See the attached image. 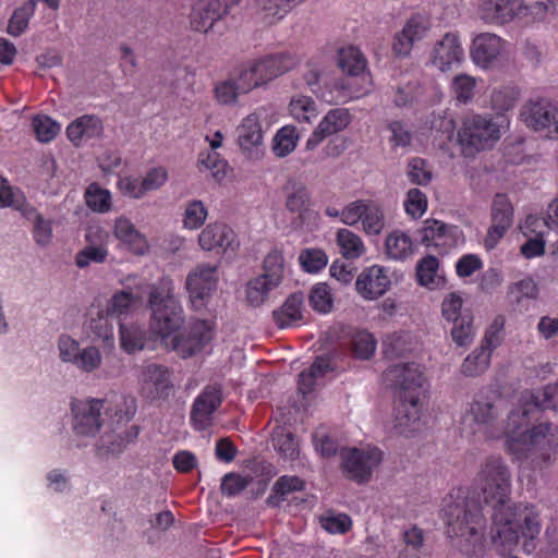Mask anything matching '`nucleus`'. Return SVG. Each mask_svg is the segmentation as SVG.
Returning <instances> with one entry per match:
<instances>
[{"label":"nucleus","mask_w":558,"mask_h":558,"mask_svg":"<svg viewBox=\"0 0 558 558\" xmlns=\"http://www.w3.org/2000/svg\"><path fill=\"white\" fill-rule=\"evenodd\" d=\"M376 340L372 333L361 330L353 335L352 351L357 359L367 360L376 350Z\"/></svg>","instance_id":"obj_64"},{"label":"nucleus","mask_w":558,"mask_h":558,"mask_svg":"<svg viewBox=\"0 0 558 558\" xmlns=\"http://www.w3.org/2000/svg\"><path fill=\"white\" fill-rule=\"evenodd\" d=\"M304 298L300 293L290 295L283 305L274 312V319L280 328L291 327L303 318Z\"/></svg>","instance_id":"obj_39"},{"label":"nucleus","mask_w":558,"mask_h":558,"mask_svg":"<svg viewBox=\"0 0 558 558\" xmlns=\"http://www.w3.org/2000/svg\"><path fill=\"white\" fill-rule=\"evenodd\" d=\"M336 242L341 255L347 259H357L366 252L362 238L345 228L338 230L336 234Z\"/></svg>","instance_id":"obj_41"},{"label":"nucleus","mask_w":558,"mask_h":558,"mask_svg":"<svg viewBox=\"0 0 558 558\" xmlns=\"http://www.w3.org/2000/svg\"><path fill=\"white\" fill-rule=\"evenodd\" d=\"M286 208L298 215L299 219L311 218V195L306 185L298 180H290L286 185Z\"/></svg>","instance_id":"obj_31"},{"label":"nucleus","mask_w":558,"mask_h":558,"mask_svg":"<svg viewBox=\"0 0 558 558\" xmlns=\"http://www.w3.org/2000/svg\"><path fill=\"white\" fill-rule=\"evenodd\" d=\"M284 272V258L280 251L274 250L267 254L264 260L263 277L279 286Z\"/></svg>","instance_id":"obj_59"},{"label":"nucleus","mask_w":558,"mask_h":558,"mask_svg":"<svg viewBox=\"0 0 558 558\" xmlns=\"http://www.w3.org/2000/svg\"><path fill=\"white\" fill-rule=\"evenodd\" d=\"M338 66L347 74L344 78L351 80L357 88H362L361 96L369 89L371 78L366 72V59L357 47L345 46L338 50Z\"/></svg>","instance_id":"obj_24"},{"label":"nucleus","mask_w":558,"mask_h":558,"mask_svg":"<svg viewBox=\"0 0 558 558\" xmlns=\"http://www.w3.org/2000/svg\"><path fill=\"white\" fill-rule=\"evenodd\" d=\"M506 46L507 43L496 34L481 33L472 40L470 56L477 66L489 69L502 57Z\"/></svg>","instance_id":"obj_26"},{"label":"nucleus","mask_w":558,"mask_h":558,"mask_svg":"<svg viewBox=\"0 0 558 558\" xmlns=\"http://www.w3.org/2000/svg\"><path fill=\"white\" fill-rule=\"evenodd\" d=\"M142 293L137 290L119 291L110 299L107 311L116 316L129 314L142 303Z\"/></svg>","instance_id":"obj_43"},{"label":"nucleus","mask_w":558,"mask_h":558,"mask_svg":"<svg viewBox=\"0 0 558 558\" xmlns=\"http://www.w3.org/2000/svg\"><path fill=\"white\" fill-rule=\"evenodd\" d=\"M352 121L348 108L329 109L312 131L305 143L307 150L317 148L327 137L344 131Z\"/></svg>","instance_id":"obj_25"},{"label":"nucleus","mask_w":558,"mask_h":558,"mask_svg":"<svg viewBox=\"0 0 558 558\" xmlns=\"http://www.w3.org/2000/svg\"><path fill=\"white\" fill-rule=\"evenodd\" d=\"M451 338L452 341L459 347H469L475 338V328L473 325V315L461 317L460 320L452 323Z\"/></svg>","instance_id":"obj_54"},{"label":"nucleus","mask_w":558,"mask_h":558,"mask_svg":"<svg viewBox=\"0 0 558 558\" xmlns=\"http://www.w3.org/2000/svg\"><path fill=\"white\" fill-rule=\"evenodd\" d=\"M432 29L428 14L414 13L403 24L401 31L395 34L391 50L397 58L410 57L413 46L425 39Z\"/></svg>","instance_id":"obj_15"},{"label":"nucleus","mask_w":558,"mask_h":558,"mask_svg":"<svg viewBox=\"0 0 558 558\" xmlns=\"http://www.w3.org/2000/svg\"><path fill=\"white\" fill-rule=\"evenodd\" d=\"M545 408L558 411V380L536 392H525L508 414V450L517 460L527 458L536 449L558 446V428L541 423L529 428L532 414Z\"/></svg>","instance_id":"obj_2"},{"label":"nucleus","mask_w":558,"mask_h":558,"mask_svg":"<svg viewBox=\"0 0 558 558\" xmlns=\"http://www.w3.org/2000/svg\"><path fill=\"white\" fill-rule=\"evenodd\" d=\"M404 210L413 219L421 218L427 210V197L418 189H410L403 202Z\"/></svg>","instance_id":"obj_62"},{"label":"nucleus","mask_w":558,"mask_h":558,"mask_svg":"<svg viewBox=\"0 0 558 558\" xmlns=\"http://www.w3.org/2000/svg\"><path fill=\"white\" fill-rule=\"evenodd\" d=\"M545 220L536 216H527L523 226L521 227L525 234L535 233V238L530 239L521 246L522 254L527 258L539 256L544 253L545 242L542 239L543 231L538 230L544 228Z\"/></svg>","instance_id":"obj_35"},{"label":"nucleus","mask_w":558,"mask_h":558,"mask_svg":"<svg viewBox=\"0 0 558 558\" xmlns=\"http://www.w3.org/2000/svg\"><path fill=\"white\" fill-rule=\"evenodd\" d=\"M111 233L122 250L134 255L144 256L150 251L148 238L126 215L113 219Z\"/></svg>","instance_id":"obj_20"},{"label":"nucleus","mask_w":558,"mask_h":558,"mask_svg":"<svg viewBox=\"0 0 558 558\" xmlns=\"http://www.w3.org/2000/svg\"><path fill=\"white\" fill-rule=\"evenodd\" d=\"M296 58L290 53L268 54L247 60L238 65L232 76L245 95L265 87L269 82L296 65Z\"/></svg>","instance_id":"obj_5"},{"label":"nucleus","mask_w":558,"mask_h":558,"mask_svg":"<svg viewBox=\"0 0 558 558\" xmlns=\"http://www.w3.org/2000/svg\"><path fill=\"white\" fill-rule=\"evenodd\" d=\"M85 202L89 209L99 214L110 211L112 206L111 193L97 183H92L86 189Z\"/></svg>","instance_id":"obj_50"},{"label":"nucleus","mask_w":558,"mask_h":558,"mask_svg":"<svg viewBox=\"0 0 558 558\" xmlns=\"http://www.w3.org/2000/svg\"><path fill=\"white\" fill-rule=\"evenodd\" d=\"M523 122L536 132H543L549 138L558 140V105L541 99L525 104L521 111Z\"/></svg>","instance_id":"obj_16"},{"label":"nucleus","mask_w":558,"mask_h":558,"mask_svg":"<svg viewBox=\"0 0 558 558\" xmlns=\"http://www.w3.org/2000/svg\"><path fill=\"white\" fill-rule=\"evenodd\" d=\"M342 223L350 227L361 223L365 234L379 235L386 228L385 211L375 201L356 199L343 207Z\"/></svg>","instance_id":"obj_11"},{"label":"nucleus","mask_w":558,"mask_h":558,"mask_svg":"<svg viewBox=\"0 0 558 558\" xmlns=\"http://www.w3.org/2000/svg\"><path fill=\"white\" fill-rule=\"evenodd\" d=\"M390 286L389 268L377 264L364 268L355 280L357 294L366 301H374L383 296Z\"/></svg>","instance_id":"obj_23"},{"label":"nucleus","mask_w":558,"mask_h":558,"mask_svg":"<svg viewBox=\"0 0 558 558\" xmlns=\"http://www.w3.org/2000/svg\"><path fill=\"white\" fill-rule=\"evenodd\" d=\"M441 512L446 534L465 556L482 557L485 551V519L476 501L470 500L461 488L452 490L442 500Z\"/></svg>","instance_id":"obj_3"},{"label":"nucleus","mask_w":558,"mask_h":558,"mask_svg":"<svg viewBox=\"0 0 558 558\" xmlns=\"http://www.w3.org/2000/svg\"><path fill=\"white\" fill-rule=\"evenodd\" d=\"M104 401L99 399L83 400L73 403V429L77 437H93L101 426Z\"/></svg>","instance_id":"obj_21"},{"label":"nucleus","mask_w":558,"mask_h":558,"mask_svg":"<svg viewBox=\"0 0 558 558\" xmlns=\"http://www.w3.org/2000/svg\"><path fill=\"white\" fill-rule=\"evenodd\" d=\"M500 138V126L489 117L472 114L464 118L457 142L462 155L472 157Z\"/></svg>","instance_id":"obj_7"},{"label":"nucleus","mask_w":558,"mask_h":558,"mask_svg":"<svg viewBox=\"0 0 558 558\" xmlns=\"http://www.w3.org/2000/svg\"><path fill=\"white\" fill-rule=\"evenodd\" d=\"M385 253L389 259L405 260L414 253L412 238L401 230L391 231L385 240Z\"/></svg>","instance_id":"obj_34"},{"label":"nucleus","mask_w":558,"mask_h":558,"mask_svg":"<svg viewBox=\"0 0 558 558\" xmlns=\"http://www.w3.org/2000/svg\"><path fill=\"white\" fill-rule=\"evenodd\" d=\"M492 353L489 350L480 347L472 351L462 362L461 372L465 376H478L489 366Z\"/></svg>","instance_id":"obj_48"},{"label":"nucleus","mask_w":558,"mask_h":558,"mask_svg":"<svg viewBox=\"0 0 558 558\" xmlns=\"http://www.w3.org/2000/svg\"><path fill=\"white\" fill-rule=\"evenodd\" d=\"M341 469L344 475L356 482L366 483L383 460V452L375 447L343 448L340 451Z\"/></svg>","instance_id":"obj_10"},{"label":"nucleus","mask_w":558,"mask_h":558,"mask_svg":"<svg viewBox=\"0 0 558 558\" xmlns=\"http://www.w3.org/2000/svg\"><path fill=\"white\" fill-rule=\"evenodd\" d=\"M119 343L126 354L140 352L146 344V331L135 323H120Z\"/></svg>","instance_id":"obj_36"},{"label":"nucleus","mask_w":558,"mask_h":558,"mask_svg":"<svg viewBox=\"0 0 558 558\" xmlns=\"http://www.w3.org/2000/svg\"><path fill=\"white\" fill-rule=\"evenodd\" d=\"M274 446L284 460H294L299 456V442L292 433L277 429L272 437Z\"/></svg>","instance_id":"obj_55"},{"label":"nucleus","mask_w":558,"mask_h":558,"mask_svg":"<svg viewBox=\"0 0 558 558\" xmlns=\"http://www.w3.org/2000/svg\"><path fill=\"white\" fill-rule=\"evenodd\" d=\"M268 129L266 109L259 107L243 117L235 128L236 144L245 158L258 160L264 156V137Z\"/></svg>","instance_id":"obj_9"},{"label":"nucleus","mask_w":558,"mask_h":558,"mask_svg":"<svg viewBox=\"0 0 558 558\" xmlns=\"http://www.w3.org/2000/svg\"><path fill=\"white\" fill-rule=\"evenodd\" d=\"M27 205L24 194L0 177V208L12 207L22 213Z\"/></svg>","instance_id":"obj_57"},{"label":"nucleus","mask_w":558,"mask_h":558,"mask_svg":"<svg viewBox=\"0 0 558 558\" xmlns=\"http://www.w3.org/2000/svg\"><path fill=\"white\" fill-rule=\"evenodd\" d=\"M289 113L299 123L311 124L319 114L316 101L305 95H295L289 102Z\"/></svg>","instance_id":"obj_42"},{"label":"nucleus","mask_w":558,"mask_h":558,"mask_svg":"<svg viewBox=\"0 0 558 558\" xmlns=\"http://www.w3.org/2000/svg\"><path fill=\"white\" fill-rule=\"evenodd\" d=\"M420 241L426 247H433L439 253H447L463 242L462 231L441 220L426 219L418 230Z\"/></svg>","instance_id":"obj_17"},{"label":"nucleus","mask_w":558,"mask_h":558,"mask_svg":"<svg viewBox=\"0 0 558 558\" xmlns=\"http://www.w3.org/2000/svg\"><path fill=\"white\" fill-rule=\"evenodd\" d=\"M501 400L495 393H477L470 403L462 418V424L473 434H481L486 439L506 438V450H508V420L505 426L499 423L502 412Z\"/></svg>","instance_id":"obj_6"},{"label":"nucleus","mask_w":558,"mask_h":558,"mask_svg":"<svg viewBox=\"0 0 558 558\" xmlns=\"http://www.w3.org/2000/svg\"><path fill=\"white\" fill-rule=\"evenodd\" d=\"M519 98V92L511 86L494 88L490 94V107L497 113L512 109Z\"/></svg>","instance_id":"obj_52"},{"label":"nucleus","mask_w":558,"mask_h":558,"mask_svg":"<svg viewBox=\"0 0 558 558\" xmlns=\"http://www.w3.org/2000/svg\"><path fill=\"white\" fill-rule=\"evenodd\" d=\"M299 138L300 137L294 125H284L276 132L272 138L271 149L277 157H287L295 150Z\"/></svg>","instance_id":"obj_46"},{"label":"nucleus","mask_w":558,"mask_h":558,"mask_svg":"<svg viewBox=\"0 0 558 558\" xmlns=\"http://www.w3.org/2000/svg\"><path fill=\"white\" fill-rule=\"evenodd\" d=\"M475 489L483 501L494 508L492 539L502 555L511 553L523 539V549L531 553L542 529L538 509L531 504H511V472L501 457L486 458L476 474Z\"/></svg>","instance_id":"obj_1"},{"label":"nucleus","mask_w":558,"mask_h":558,"mask_svg":"<svg viewBox=\"0 0 558 558\" xmlns=\"http://www.w3.org/2000/svg\"><path fill=\"white\" fill-rule=\"evenodd\" d=\"M324 73V66L316 61L307 62L302 73L304 84L323 101L330 105L344 104L353 98L361 97L362 88L353 85L351 80L337 78L322 87L320 80Z\"/></svg>","instance_id":"obj_8"},{"label":"nucleus","mask_w":558,"mask_h":558,"mask_svg":"<svg viewBox=\"0 0 558 558\" xmlns=\"http://www.w3.org/2000/svg\"><path fill=\"white\" fill-rule=\"evenodd\" d=\"M33 223V238L40 246H48L52 242V221L45 219L35 207L29 204L21 213Z\"/></svg>","instance_id":"obj_40"},{"label":"nucleus","mask_w":558,"mask_h":558,"mask_svg":"<svg viewBox=\"0 0 558 558\" xmlns=\"http://www.w3.org/2000/svg\"><path fill=\"white\" fill-rule=\"evenodd\" d=\"M441 314L447 322L453 323L460 320L464 314L472 315V312L463 306L462 298L459 294L450 293L442 301Z\"/></svg>","instance_id":"obj_61"},{"label":"nucleus","mask_w":558,"mask_h":558,"mask_svg":"<svg viewBox=\"0 0 558 558\" xmlns=\"http://www.w3.org/2000/svg\"><path fill=\"white\" fill-rule=\"evenodd\" d=\"M147 303L150 310V330L171 349V339L178 338V331L185 322L184 310L174 295L173 281L163 277L153 284Z\"/></svg>","instance_id":"obj_4"},{"label":"nucleus","mask_w":558,"mask_h":558,"mask_svg":"<svg viewBox=\"0 0 558 558\" xmlns=\"http://www.w3.org/2000/svg\"><path fill=\"white\" fill-rule=\"evenodd\" d=\"M140 395L149 401L165 400L173 390L172 372L157 363H147L137 368Z\"/></svg>","instance_id":"obj_12"},{"label":"nucleus","mask_w":558,"mask_h":558,"mask_svg":"<svg viewBox=\"0 0 558 558\" xmlns=\"http://www.w3.org/2000/svg\"><path fill=\"white\" fill-rule=\"evenodd\" d=\"M333 369L329 357H317L307 371L300 374L299 390L306 396L319 385L325 375Z\"/></svg>","instance_id":"obj_37"},{"label":"nucleus","mask_w":558,"mask_h":558,"mask_svg":"<svg viewBox=\"0 0 558 558\" xmlns=\"http://www.w3.org/2000/svg\"><path fill=\"white\" fill-rule=\"evenodd\" d=\"M223 17V8L219 0H198L192 8L190 24L196 32L221 35V31L216 32V26Z\"/></svg>","instance_id":"obj_29"},{"label":"nucleus","mask_w":558,"mask_h":558,"mask_svg":"<svg viewBox=\"0 0 558 558\" xmlns=\"http://www.w3.org/2000/svg\"><path fill=\"white\" fill-rule=\"evenodd\" d=\"M429 64L441 72L452 71L464 61V49L456 33H446L429 52Z\"/></svg>","instance_id":"obj_18"},{"label":"nucleus","mask_w":558,"mask_h":558,"mask_svg":"<svg viewBox=\"0 0 558 558\" xmlns=\"http://www.w3.org/2000/svg\"><path fill=\"white\" fill-rule=\"evenodd\" d=\"M217 280V268L210 265H198L189 274L186 289L195 311L206 306L211 292L216 289Z\"/></svg>","instance_id":"obj_19"},{"label":"nucleus","mask_w":558,"mask_h":558,"mask_svg":"<svg viewBox=\"0 0 558 558\" xmlns=\"http://www.w3.org/2000/svg\"><path fill=\"white\" fill-rule=\"evenodd\" d=\"M102 132L101 120L96 116L88 114L77 118L66 128L68 138L75 146H80L88 140L100 137Z\"/></svg>","instance_id":"obj_32"},{"label":"nucleus","mask_w":558,"mask_h":558,"mask_svg":"<svg viewBox=\"0 0 558 558\" xmlns=\"http://www.w3.org/2000/svg\"><path fill=\"white\" fill-rule=\"evenodd\" d=\"M278 286L262 275L250 280L245 288V299L250 306L258 307L269 298L270 292Z\"/></svg>","instance_id":"obj_44"},{"label":"nucleus","mask_w":558,"mask_h":558,"mask_svg":"<svg viewBox=\"0 0 558 558\" xmlns=\"http://www.w3.org/2000/svg\"><path fill=\"white\" fill-rule=\"evenodd\" d=\"M492 222L511 226L513 221V207L506 194L495 195L492 204Z\"/></svg>","instance_id":"obj_60"},{"label":"nucleus","mask_w":558,"mask_h":558,"mask_svg":"<svg viewBox=\"0 0 558 558\" xmlns=\"http://www.w3.org/2000/svg\"><path fill=\"white\" fill-rule=\"evenodd\" d=\"M524 10V0H477L478 17L493 25L509 23Z\"/></svg>","instance_id":"obj_27"},{"label":"nucleus","mask_w":558,"mask_h":558,"mask_svg":"<svg viewBox=\"0 0 558 558\" xmlns=\"http://www.w3.org/2000/svg\"><path fill=\"white\" fill-rule=\"evenodd\" d=\"M104 362L102 353L97 345L89 344L81 349L74 367L85 374H94Z\"/></svg>","instance_id":"obj_49"},{"label":"nucleus","mask_w":558,"mask_h":558,"mask_svg":"<svg viewBox=\"0 0 558 558\" xmlns=\"http://www.w3.org/2000/svg\"><path fill=\"white\" fill-rule=\"evenodd\" d=\"M387 387L397 391V397L424 395L426 378L416 363H397L390 365L383 374Z\"/></svg>","instance_id":"obj_13"},{"label":"nucleus","mask_w":558,"mask_h":558,"mask_svg":"<svg viewBox=\"0 0 558 558\" xmlns=\"http://www.w3.org/2000/svg\"><path fill=\"white\" fill-rule=\"evenodd\" d=\"M36 7V0H27L16 8L9 20L7 27L8 34L13 37H19L24 34L28 27L29 20L35 13Z\"/></svg>","instance_id":"obj_45"},{"label":"nucleus","mask_w":558,"mask_h":558,"mask_svg":"<svg viewBox=\"0 0 558 558\" xmlns=\"http://www.w3.org/2000/svg\"><path fill=\"white\" fill-rule=\"evenodd\" d=\"M424 395H409L397 397L393 414V428L400 435H409L421 426L424 409L422 401Z\"/></svg>","instance_id":"obj_22"},{"label":"nucleus","mask_w":558,"mask_h":558,"mask_svg":"<svg viewBox=\"0 0 558 558\" xmlns=\"http://www.w3.org/2000/svg\"><path fill=\"white\" fill-rule=\"evenodd\" d=\"M239 84L232 75L215 83L213 88L214 99L220 106L233 107L238 105L239 96L245 95L239 88Z\"/></svg>","instance_id":"obj_47"},{"label":"nucleus","mask_w":558,"mask_h":558,"mask_svg":"<svg viewBox=\"0 0 558 558\" xmlns=\"http://www.w3.org/2000/svg\"><path fill=\"white\" fill-rule=\"evenodd\" d=\"M207 216V208L202 201H190L184 206L182 218L183 227L189 230H197L203 226Z\"/></svg>","instance_id":"obj_53"},{"label":"nucleus","mask_w":558,"mask_h":558,"mask_svg":"<svg viewBox=\"0 0 558 558\" xmlns=\"http://www.w3.org/2000/svg\"><path fill=\"white\" fill-rule=\"evenodd\" d=\"M416 278L420 286L434 290L445 283V276L437 257L427 255L416 264Z\"/></svg>","instance_id":"obj_33"},{"label":"nucleus","mask_w":558,"mask_h":558,"mask_svg":"<svg viewBox=\"0 0 558 558\" xmlns=\"http://www.w3.org/2000/svg\"><path fill=\"white\" fill-rule=\"evenodd\" d=\"M198 243L203 250L216 253L233 252L238 247L234 231L221 222L207 225L198 235Z\"/></svg>","instance_id":"obj_30"},{"label":"nucleus","mask_w":558,"mask_h":558,"mask_svg":"<svg viewBox=\"0 0 558 558\" xmlns=\"http://www.w3.org/2000/svg\"><path fill=\"white\" fill-rule=\"evenodd\" d=\"M310 304L316 312L326 314L331 311L333 298L329 286L325 282L315 284L310 293Z\"/></svg>","instance_id":"obj_58"},{"label":"nucleus","mask_w":558,"mask_h":558,"mask_svg":"<svg viewBox=\"0 0 558 558\" xmlns=\"http://www.w3.org/2000/svg\"><path fill=\"white\" fill-rule=\"evenodd\" d=\"M476 80L468 74H459L451 83L452 93L459 102H469L475 93Z\"/></svg>","instance_id":"obj_63"},{"label":"nucleus","mask_w":558,"mask_h":558,"mask_svg":"<svg viewBox=\"0 0 558 558\" xmlns=\"http://www.w3.org/2000/svg\"><path fill=\"white\" fill-rule=\"evenodd\" d=\"M108 311H98L88 322V329L96 340L110 350L116 348L114 326Z\"/></svg>","instance_id":"obj_38"},{"label":"nucleus","mask_w":558,"mask_h":558,"mask_svg":"<svg viewBox=\"0 0 558 558\" xmlns=\"http://www.w3.org/2000/svg\"><path fill=\"white\" fill-rule=\"evenodd\" d=\"M199 170L207 171L217 182H221L228 173V163L218 153H201L198 157Z\"/></svg>","instance_id":"obj_51"},{"label":"nucleus","mask_w":558,"mask_h":558,"mask_svg":"<svg viewBox=\"0 0 558 558\" xmlns=\"http://www.w3.org/2000/svg\"><path fill=\"white\" fill-rule=\"evenodd\" d=\"M129 442V438L112 432L104 434L96 448L100 457L117 456L124 450Z\"/></svg>","instance_id":"obj_56"},{"label":"nucleus","mask_w":558,"mask_h":558,"mask_svg":"<svg viewBox=\"0 0 558 558\" xmlns=\"http://www.w3.org/2000/svg\"><path fill=\"white\" fill-rule=\"evenodd\" d=\"M215 337V323L209 319H195L184 335L171 339V350L183 359L193 356L205 349Z\"/></svg>","instance_id":"obj_14"},{"label":"nucleus","mask_w":558,"mask_h":558,"mask_svg":"<svg viewBox=\"0 0 558 558\" xmlns=\"http://www.w3.org/2000/svg\"><path fill=\"white\" fill-rule=\"evenodd\" d=\"M222 401L221 390L217 386H207L195 398L191 411V422L195 429L204 430L211 425L213 415Z\"/></svg>","instance_id":"obj_28"}]
</instances>
